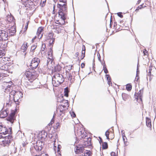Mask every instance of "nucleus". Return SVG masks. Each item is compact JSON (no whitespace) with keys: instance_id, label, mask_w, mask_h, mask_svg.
Returning a JSON list of instances; mask_svg holds the SVG:
<instances>
[{"instance_id":"obj_50","label":"nucleus","mask_w":156,"mask_h":156,"mask_svg":"<svg viewBox=\"0 0 156 156\" xmlns=\"http://www.w3.org/2000/svg\"><path fill=\"white\" fill-rule=\"evenodd\" d=\"M85 66V64L84 63H82L81 64V67L82 68H83Z\"/></svg>"},{"instance_id":"obj_8","label":"nucleus","mask_w":156,"mask_h":156,"mask_svg":"<svg viewBox=\"0 0 156 156\" xmlns=\"http://www.w3.org/2000/svg\"><path fill=\"white\" fill-rule=\"evenodd\" d=\"M23 94L20 91H17L15 96L13 97V100L15 102H20L21 101L20 99L23 97Z\"/></svg>"},{"instance_id":"obj_16","label":"nucleus","mask_w":156,"mask_h":156,"mask_svg":"<svg viewBox=\"0 0 156 156\" xmlns=\"http://www.w3.org/2000/svg\"><path fill=\"white\" fill-rule=\"evenodd\" d=\"M6 19L8 22L13 23L14 24L15 19L13 16H12L10 13V14H8L7 16Z\"/></svg>"},{"instance_id":"obj_46","label":"nucleus","mask_w":156,"mask_h":156,"mask_svg":"<svg viewBox=\"0 0 156 156\" xmlns=\"http://www.w3.org/2000/svg\"><path fill=\"white\" fill-rule=\"evenodd\" d=\"M143 5H144V4H143L142 5L138 6V8H139V9H140L141 8H142L143 7H145L146 6H143Z\"/></svg>"},{"instance_id":"obj_28","label":"nucleus","mask_w":156,"mask_h":156,"mask_svg":"<svg viewBox=\"0 0 156 156\" xmlns=\"http://www.w3.org/2000/svg\"><path fill=\"white\" fill-rule=\"evenodd\" d=\"M37 46V45L36 44H35L31 46L30 49V51L32 53H31V54H33L34 51L36 48Z\"/></svg>"},{"instance_id":"obj_27","label":"nucleus","mask_w":156,"mask_h":156,"mask_svg":"<svg viewBox=\"0 0 156 156\" xmlns=\"http://www.w3.org/2000/svg\"><path fill=\"white\" fill-rule=\"evenodd\" d=\"M52 58H48L47 60V64L48 66H51L52 62Z\"/></svg>"},{"instance_id":"obj_26","label":"nucleus","mask_w":156,"mask_h":156,"mask_svg":"<svg viewBox=\"0 0 156 156\" xmlns=\"http://www.w3.org/2000/svg\"><path fill=\"white\" fill-rule=\"evenodd\" d=\"M122 97L123 100L126 101L127 100L129 96L127 94L125 93H122Z\"/></svg>"},{"instance_id":"obj_3","label":"nucleus","mask_w":156,"mask_h":156,"mask_svg":"<svg viewBox=\"0 0 156 156\" xmlns=\"http://www.w3.org/2000/svg\"><path fill=\"white\" fill-rule=\"evenodd\" d=\"M13 85L12 83L11 82H3L2 84V87L4 91L6 93H9L10 90L12 89V86Z\"/></svg>"},{"instance_id":"obj_51","label":"nucleus","mask_w":156,"mask_h":156,"mask_svg":"<svg viewBox=\"0 0 156 156\" xmlns=\"http://www.w3.org/2000/svg\"><path fill=\"white\" fill-rule=\"evenodd\" d=\"M84 57H85V55L82 54L81 57V59H83V58Z\"/></svg>"},{"instance_id":"obj_7","label":"nucleus","mask_w":156,"mask_h":156,"mask_svg":"<svg viewBox=\"0 0 156 156\" xmlns=\"http://www.w3.org/2000/svg\"><path fill=\"white\" fill-rule=\"evenodd\" d=\"M40 62L39 58H34L31 61L30 66L32 69H36Z\"/></svg>"},{"instance_id":"obj_36","label":"nucleus","mask_w":156,"mask_h":156,"mask_svg":"<svg viewBox=\"0 0 156 156\" xmlns=\"http://www.w3.org/2000/svg\"><path fill=\"white\" fill-rule=\"evenodd\" d=\"M46 48L45 44H43L41 48V52L42 53V51H44L45 48Z\"/></svg>"},{"instance_id":"obj_55","label":"nucleus","mask_w":156,"mask_h":156,"mask_svg":"<svg viewBox=\"0 0 156 156\" xmlns=\"http://www.w3.org/2000/svg\"><path fill=\"white\" fill-rule=\"evenodd\" d=\"M22 145L23 147H24L26 146V144L24 142H23L22 144Z\"/></svg>"},{"instance_id":"obj_37","label":"nucleus","mask_w":156,"mask_h":156,"mask_svg":"<svg viewBox=\"0 0 156 156\" xmlns=\"http://www.w3.org/2000/svg\"><path fill=\"white\" fill-rule=\"evenodd\" d=\"M103 148L104 149H106L108 148L107 143L106 142L102 144Z\"/></svg>"},{"instance_id":"obj_10","label":"nucleus","mask_w":156,"mask_h":156,"mask_svg":"<svg viewBox=\"0 0 156 156\" xmlns=\"http://www.w3.org/2000/svg\"><path fill=\"white\" fill-rule=\"evenodd\" d=\"M15 112L13 111L9 114L7 118V121L10 122L12 124L13 123L15 119Z\"/></svg>"},{"instance_id":"obj_42","label":"nucleus","mask_w":156,"mask_h":156,"mask_svg":"<svg viewBox=\"0 0 156 156\" xmlns=\"http://www.w3.org/2000/svg\"><path fill=\"white\" fill-rule=\"evenodd\" d=\"M39 156H48V154L44 153H42L39 155Z\"/></svg>"},{"instance_id":"obj_34","label":"nucleus","mask_w":156,"mask_h":156,"mask_svg":"<svg viewBox=\"0 0 156 156\" xmlns=\"http://www.w3.org/2000/svg\"><path fill=\"white\" fill-rule=\"evenodd\" d=\"M64 95L66 97L68 96V90L67 89V88H65L64 90Z\"/></svg>"},{"instance_id":"obj_13","label":"nucleus","mask_w":156,"mask_h":156,"mask_svg":"<svg viewBox=\"0 0 156 156\" xmlns=\"http://www.w3.org/2000/svg\"><path fill=\"white\" fill-rule=\"evenodd\" d=\"M142 92L143 90H139L138 93H135L134 96L136 99L138 100V99H140L141 101H142Z\"/></svg>"},{"instance_id":"obj_58","label":"nucleus","mask_w":156,"mask_h":156,"mask_svg":"<svg viewBox=\"0 0 156 156\" xmlns=\"http://www.w3.org/2000/svg\"><path fill=\"white\" fill-rule=\"evenodd\" d=\"M151 69L150 68L149 69V72L148 73V75H151Z\"/></svg>"},{"instance_id":"obj_9","label":"nucleus","mask_w":156,"mask_h":156,"mask_svg":"<svg viewBox=\"0 0 156 156\" xmlns=\"http://www.w3.org/2000/svg\"><path fill=\"white\" fill-rule=\"evenodd\" d=\"M44 145V144L43 142L38 141L36 142V145L34 146V147L36 151H39L42 150Z\"/></svg>"},{"instance_id":"obj_23","label":"nucleus","mask_w":156,"mask_h":156,"mask_svg":"<svg viewBox=\"0 0 156 156\" xmlns=\"http://www.w3.org/2000/svg\"><path fill=\"white\" fill-rule=\"evenodd\" d=\"M146 124L148 127L151 128V120L147 117L146 118Z\"/></svg>"},{"instance_id":"obj_29","label":"nucleus","mask_w":156,"mask_h":156,"mask_svg":"<svg viewBox=\"0 0 156 156\" xmlns=\"http://www.w3.org/2000/svg\"><path fill=\"white\" fill-rule=\"evenodd\" d=\"M2 42L1 43V44L0 45V47L1 48H4L7 47V44L5 42L2 41Z\"/></svg>"},{"instance_id":"obj_6","label":"nucleus","mask_w":156,"mask_h":156,"mask_svg":"<svg viewBox=\"0 0 156 156\" xmlns=\"http://www.w3.org/2000/svg\"><path fill=\"white\" fill-rule=\"evenodd\" d=\"M8 39V33L5 30H0V41L3 40L6 41Z\"/></svg>"},{"instance_id":"obj_1","label":"nucleus","mask_w":156,"mask_h":156,"mask_svg":"<svg viewBox=\"0 0 156 156\" xmlns=\"http://www.w3.org/2000/svg\"><path fill=\"white\" fill-rule=\"evenodd\" d=\"M64 81L63 76L58 73H55L52 78V84L55 87L59 85Z\"/></svg>"},{"instance_id":"obj_56","label":"nucleus","mask_w":156,"mask_h":156,"mask_svg":"<svg viewBox=\"0 0 156 156\" xmlns=\"http://www.w3.org/2000/svg\"><path fill=\"white\" fill-rule=\"evenodd\" d=\"M82 50L85 51V47L84 45L83 46Z\"/></svg>"},{"instance_id":"obj_17","label":"nucleus","mask_w":156,"mask_h":156,"mask_svg":"<svg viewBox=\"0 0 156 156\" xmlns=\"http://www.w3.org/2000/svg\"><path fill=\"white\" fill-rule=\"evenodd\" d=\"M55 141H54V143L53 144L54 146V150L55 151L57 150L58 152V154L60 153V150L61 148V146L60 144H56L55 143Z\"/></svg>"},{"instance_id":"obj_14","label":"nucleus","mask_w":156,"mask_h":156,"mask_svg":"<svg viewBox=\"0 0 156 156\" xmlns=\"http://www.w3.org/2000/svg\"><path fill=\"white\" fill-rule=\"evenodd\" d=\"M53 34L51 32H50L48 34L47 36V39H50V44L51 45L54 42L55 39L53 38Z\"/></svg>"},{"instance_id":"obj_35","label":"nucleus","mask_w":156,"mask_h":156,"mask_svg":"<svg viewBox=\"0 0 156 156\" xmlns=\"http://www.w3.org/2000/svg\"><path fill=\"white\" fill-rule=\"evenodd\" d=\"M62 102H63L64 103L65 105H66V108H67V107H68L69 106L68 102L67 101L63 100L62 101Z\"/></svg>"},{"instance_id":"obj_41","label":"nucleus","mask_w":156,"mask_h":156,"mask_svg":"<svg viewBox=\"0 0 156 156\" xmlns=\"http://www.w3.org/2000/svg\"><path fill=\"white\" fill-rule=\"evenodd\" d=\"M4 55V51L0 50V58H2Z\"/></svg>"},{"instance_id":"obj_54","label":"nucleus","mask_w":156,"mask_h":156,"mask_svg":"<svg viewBox=\"0 0 156 156\" xmlns=\"http://www.w3.org/2000/svg\"><path fill=\"white\" fill-rule=\"evenodd\" d=\"M34 2H40V0H33Z\"/></svg>"},{"instance_id":"obj_39","label":"nucleus","mask_w":156,"mask_h":156,"mask_svg":"<svg viewBox=\"0 0 156 156\" xmlns=\"http://www.w3.org/2000/svg\"><path fill=\"white\" fill-rule=\"evenodd\" d=\"M84 143L85 145L86 146H89L91 144L90 140L88 141H85V142H84Z\"/></svg>"},{"instance_id":"obj_47","label":"nucleus","mask_w":156,"mask_h":156,"mask_svg":"<svg viewBox=\"0 0 156 156\" xmlns=\"http://www.w3.org/2000/svg\"><path fill=\"white\" fill-rule=\"evenodd\" d=\"M108 83L109 85H110V84H112V83H110L111 82V78H109V79H108Z\"/></svg>"},{"instance_id":"obj_48","label":"nucleus","mask_w":156,"mask_h":156,"mask_svg":"<svg viewBox=\"0 0 156 156\" xmlns=\"http://www.w3.org/2000/svg\"><path fill=\"white\" fill-rule=\"evenodd\" d=\"M118 15L121 18H122L123 17L122 15L121 14V13H117Z\"/></svg>"},{"instance_id":"obj_5","label":"nucleus","mask_w":156,"mask_h":156,"mask_svg":"<svg viewBox=\"0 0 156 156\" xmlns=\"http://www.w3.org/2000/svg\"><path fill=\"white\" fill-rule=\"evenodd\" d=\"M25 76L28 80H34L37 78L36 74L30 71H26L25 73Z\"/></svg>"},{"instance_id":"obj_57","label":"nucleus","mask_w":156,"mask_h":156,"mask_svg":"<svg viewBox=\"0 0 156 156\" xmlns=\"http://www.w3.org/2000/svg\"><path fill=\"white\" fill-rule=\"evenodd\" d=\"M99 57L98 55V59L99 60V61H100L101 62V60L100 59V55H99Z\"/></svg>"},{"instance_id":"obj_43","label":"nucleus","mask_w":156,"mask_h":156,"mask_svg":"<svg viewBox=\"0 0 156 156\" xmlns=\"http://www.w3.org/2000/svg\"><path fill=\"white\" fill-rule=\"evenodd\" d=\"M29 23V21H28L26 23V25H25V28H24L25 31H26L27 29Z\"/></svg>"},{"instance_id":"obj_4","label":"nucleus","mask_w":156,"mask_h":156,"mask_svg":"<svg viewBox=\"0 0 156 156\" xmlns=\"http://www.w3.org/2000/svg\"><path fill=\"white\" fill-rule=\"evenodd\" d=\"M4 140H2L1 144L3 146H7L9 145L11 141L13 140L11 134H9L8 136H4L3 137Z\"/></svg>"},{"instance_id":"obj_61","label":"nucleus","mask_w":156,"mask_h":156,"mask_svg":"<svg viewBox=\"0 0 156 156\" xmlns=\"http://www.w3.org/2000/svg\"><path fill=\"white\" fill-rule=\"evenodd\" d=\"M46 0H41V3L42 2L43 3H44V2H45Z\"/></svg>"},{"instance_id":"obj_19","label":"nucleus","mask_w":156,"mask_h":156,"mask_svg":"<svg viewBox=\"0 0 156 156\" xmlns=\"http://www.w3.org/2000/svg\"><path fill=\"white\" fill-rule=\"evenodd\" d=\"M17 91H16L15 90H12L10 93V95H9V97H8L9 99L8 100L7 102H6V104L7 105H9L10 104V102L11 101L10 100V95H12L13 97L15 96V95L16 94V93Z\"/></svg>"},{"instance_id":"obj_49","label":"nucleus","mask_w":156,"mask_h":156,"mask_svg":"<svg viewBox=\"0 0 156 156\" xmlns=\"http://www.w3.org/2000/svg\"><path fill=\"white\" fill-rule=\"evenodd\" d=\"M106 77L107 80H108V79H109V78H110V76L109 75L106 74Z\"/></svg>"},{"instance_id":"obj_64","label":"nucleus","mask_w":156,"mask_h":156,"mask_svg":"<svg viewBox=\"0 0 156 156\" xmlns=\"http://www.w3.org/2000/svg\"><path fill=\"white\" fill-rule=\"evenodd\" d=\"M140 2H141V0H138V2H137L138 4H139L140 3Z\"/></svg>"},{"instance_id":"obj_30","label":"nucleus","mask_w":156,"mask_h":156,"mask_svg":"<svg viewBox=\"0 0 156 156\" xmlns=\"http://www.w3.org/2000/svg\"><path fill=\"white\" fill-rule=\"evenodd\" d=\"M54 70L55 71H59L61 70V67L60 65H57L55 66Z\"/></svg>"},{"instance_id":"obj_59","label":"nucleus","mask_w":156,"mask_h":156,"mask_svg":"<svg viewBox=\"0 0 156 156\" xmlns=\"http://www.w3.org/2000/svg\"><path fill=\"white\" fill-rule=\"evenodd\" d=\"M147 50H145V51H143V53H144V55H145V53H147Z\"/></svg>"},{"instance_id":"obj_18","label":"nucleus","mask_w":156,"mask_h":156,"mask_svg":"<svg viewBox=\"0 0 156 156\" xmlns=\"http://www.w3.org/2000/svg\"><path fill=\"white\" fill-rule=\"evenodd\" d=\"M67 109L66 105H59L57 109V111H59L60 112L63 113L65 111V109Z\"/></svg>"},{"instance_id":"obj_40","label":"nucleus","mask_w":156,"mask_h":156,"mask_svg":"<svg viewBox=\"0 0 156 156\" xmlns=\"http://www.w3.org/2000/svg\"><path fill=\"white\" fill-rule=\"evenodd\" d=\"M72 75L69 73H68V75H67V77L68 78V80H71L72 79Z\"/></svg>"},{"instance_id":"obj_53","label":"nucleus","mask_w":156,"mask_h":156,"mask_svg":"<svg viewBox=\"0 0 156 156\" xmlns=\"http://www.w3.org/2000/svg\"><path fill=\"white\" fill-rule=\"evenodd\" d=\"M85 51L84 50H82V52H81V54L83 55H85Z\"/></svg>"},{"instance_id":"obj_38","label":"nucleus","mask_w":156,"mask_h":156,"mask_svg":"<svg viewBox=\"0 0 156 156\" xmlns=\"http://www.w3.org/2000/svg\"><path fill=\"white\" fill-rule=\"evenodd\" d=\"M109 132L108 130H107L105 133V135L107 137V139L108 140H109Z\"/></svg>"},{"instance_id":"obj_12","label":"nucleus","mask_w":156,"mask_h":156,"mask_svg":"<svg viewBox=\"0 0 156 156\" xmlns=\"http://www.w3.org/2000/svg\"><path fill=\"white\" fill-rule=\"evenodd\" d=\"M84 148L81 145H79L75 147V152L76 154H80L82 153Z\"/></svg>"},{"instance_id":"obj_20","label":"nucleus","mask_w":156,"mask_h":156,"mask_svg":"<svg viewBox=\"0 0 156 156\" xmlns=\"http://www.w3.org/2000/svg\"><path fill=\"white\" fill-rule=\"evenodd\" d=\"M16 31V28L14 26H12L9 30L10 34L11 36L13 35Z\"/></svg>"},{"instance_id":"obj_15","label":"nucleus","mask_w":156,"mask_h":156,"mask_svg":"<svg viewBox=\"0 0 156 156\" xmlns=\"http://www.w3.org/2000/svg\"><path fill=\"white\" fill-rule=\"evenodd\" d=\"M9 113L7 110H2L0 112V117L1 118H4L6 117Z\"/></svg>"},{"instance_id":"obj_22","label":"nucleus","mask_w":156,"mask_h":156,"mask_svg":"<svg viewBox=\"0 0 156 156\" xmlns=\"http://www.w3.org/2000/svg\"><path fill=\"white\" fill-rule=\"evenodd\" d=\"M53 51L52 49L51 48H50L49 51L48 52V58H50L53 59V57L52 55Z\"/></svg>"},{"instance_id":"obj_31","label":"nucleus","mask_w":156,"mask_h":156,"mask_svg":"<svg viewBox=\"0 0 156 156\" xmlns=\"http://www.w3.org/2000/svg\"><path fill=\"white\" fill-rule=\"evenodd\" d=\"M103 68L104 72L105 73H108V70L106 68V65L105 64V62H104V64L103 65Z\"/></svg>"},{"instance_id":"obj_45","label":"nucleus","mask_w":156,"mask_h":156,"mask_svg":"<svg viewBox=\"0 0 156 156\" xmlns=\"http://www.w3.org/2000/svg\"><path fill=\"white\" fill-rule=\"evenodd\" d=\"M110 154L111 156H116L115 155V153L113 152H112Z\"/></svg>"},{"instance_id":"obj_21","label":"nucleus","mask_w":156,"mask_h":156,"mask_svg":"<svg viewBox=\"0 0 156 156\" xmlns=\"http://www.w3.org/2000/svg\"><path fill=\"white\" fill-rule=\"evenodd\" d=\"M27 43H25L22 45L21 48V50L22 51L25 52V51L27 50Z\"/></svg>"},{"instance_id":"obj_44","label":"nucleus","mask_w":156,"mask_h":156,"mask_svg":"<svg viewBox=\"0 0 156 156\" xmlns=\"http://www.w3.org/2000/svg\"><path fill=\"white\" fill-rule=\"evenodd\" d=\"M71 115L73 117H74L76 116V115L74 112H73L71 113Z\"/></svg>"},{"instance_id":"obj_52","label":"nucleus","mask_w":156,"mask_h":156,"mask_svg":"<svg viewBox=\"0 0 156 156\" xmlns=\"http://www.w3.org/2000/svg\"><path fill=\"white\" fill-rule=\"evenodd\" d=\"M36 37H37V36H36L34 37V38H33L32 39V42H34V40H35V38H36Z\"/></svg>"},{"instance_id":"obj_25","label":"nucleus","mask_w":156,"mask_h":156,"mask_svg":"<svg viewBox=\"0 0 156 156\" xmlns=\"http://www.w3.org/2000/svg\"><path fill=\"white\" fill-rule=\"evenodd\" d=\"M24 3V4L25 5H26L28 7L29 6L32 5L33 3V2L31 1V0H27Z\"/></svg>"},{"instance_id":"obj_60","label":"nucleus","mask_w":156,"mask_h":156,"mask_svg":"<svg viewBox=\"0 0 156 156\" xmlns=\"http://www.w3.org/2000/svg\"><path fill=\"white\" fill-rule=\"evenodd\" d=\"M21 1L23 2V3H25L26 1L27 0H21Z\"/></svg>"},{"instance_id":"obj_2","label":"nucleus","mask_w":156,"mask_h":156,"mask_svg":"<svg viewBox=\"0 0 156 156\" xmlns=\"http://www.w3.org/2000/svg\"><path fill=\"white\" fill-rule=\"evenodd\" d=\"M12 133V128L11 127L8 129L5 126H0V138L4 137L3 135L7 134H11Z\"/></svg>"},{"instance_id":"obj_33","label":"nucleus","mask_w":156,"mask_h":156,"mask_svg":"<svg viewBox=\"0 0 156 156\" xmlns=\"http://www.w3.org/2000/svg\"><path fill=\"white\" fill-rule=\"evenodd\" d=\"M7 65H5L1 67L0 69L2 70H6L7 69Z\"/></svg>"},{"instance_id":"obj_63","label":"nucleus","mask_w":156,"mask_h":156,"mask_svg":"<svg viewBox=\"0 0 156 156\" xmlns=\"http://www.w3.org/2000/svg\"><path fill=\"white\" fill-rule=\"evenodd\" d=\"M124 137H126L125 136H123V141L125 143Z\"/></svg>"},{"instance_id":"obj_11","label":"nucleus","mask_w":156,"mask_h":156,"mask_svg":"<svg viewBox=\"0 0 156 156\" xmlns=\"http://www.w3.org/2000/svg\"><path fill=\"white\" fill-rule=\"evenodd\" d=\"M43 28L41 27H39L37 29V37L39 39L41 38L43 35Z\"/></svg>"},{"instance_id":"obj_24","label":"nucleus","mask_w":156,"mask_h":156,"mask_svg":"<svg viewBox=\"0 0 156 156\" xmlns=\"http://www.w3.org/2000/svg\"><path fill=\"white\" fill-rule=\"evenodd\" d=\"M53 29L54 31L57 34H59L61 32V30L59 27H54Z\"/></svg>"},{"instance_id":"obj_32","label":"nucleus","mask_w":156,"mask_h":156,"mask_svg":"<svg viewBox=\"0 0 156 156\" xmlns=\"http://www.w3.org/2000/svg\"><path fill=\"white\" fill-rule=\"evenodd\" d=\"M132 86L129 84H128L126 86V89L127 90L130 91L131 90Z\"/></svg>"},{"instance_id":"obj_62","label":"nucleus","mask_w":156,"mask_h":156,"mask_svg":"<svg viewBox=\"0 0 156 156\" xmlns=\"http://www.w3.org/2000/svg\"><path fill=\"white\" fill-rule=\"evenodd\" d=\"M76 57H77L78 56H79V53L77 52H76Z\"/></svg>"}]
</instances>
